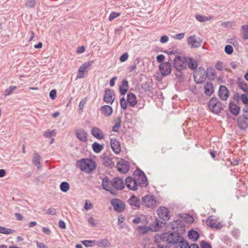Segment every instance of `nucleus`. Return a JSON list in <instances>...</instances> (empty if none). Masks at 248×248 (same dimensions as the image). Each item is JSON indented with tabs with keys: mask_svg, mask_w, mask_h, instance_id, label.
Listing matches in <instances>:
<instances>
[{
	"mask_svg": "<svg viewBox=\"0 0 248 248\" xmlns=\"http://www.w3.org/2000/svg\"><path fill=\"white\" fill-rule=\"evenodd\" d=\"M142 204L149 208H154L156 206V201L154 196L146 195L142 198Z\"/></svg>",
	"mask_w": 248,
	"mask_h": 248,
	"instance_id": "nucleus-7",
	"label": "nucleus"
},
{
	"mask_svg": "<svg viewBox=\"0 0 248 248\" xmlns=\"http://www.w3.org/2000/svg\"><path fill=\"white\" fill-rule=\"evenodd\" d=\"M110 141V146L113 151L116 154H119L121 151L120 141L116 138H111Z\"/></svg>",
	"mask_w": 248,
	"mask_h": 248,
	"instance_id": "nucleus-18",
	"label": "nucleus"
},
{
	"mask_svg": "<svg viewBox=\"0 0 248 248\" xmlns=\"http://www.w3.org/2000/svg\"><path fill=\"white\" fill-rule=\"evenodd\" d=\"M70 188L69 184L66 182H62L60 185V189L63 192H66Z\"/></svg>",
	"mask_w": 248,
	"mask_h": 248,
	"instance_id": "nucleus-39",
	"label": "nucleus"
},
{
	"mask_svg": "<svg viewBox=\"0 0 248 248\" xmlns=\"http://www.w3.org/2000/svg\"><path fill=\"white\" fill-rule=\"evenodd\" d=\"M137 173L139 177L137 179L138 182V186H139L141 187L146 186L147 184V179L145 173L140 169H137L134 172Z\"/></svg>",
	"mask_w": 248,
	"mask_h": 248,
	"instance_id": "nucleus-8",
	"label": "nucleus"
},
{
	"mask_svg": "<svg viewBox=\"0 0 248 248\" xmlns=\"http://www.w3.org/2000/svg\"><path fill=\"white\" fill-rule=\"evenodd\" d=\"M128 202L130 205L136 208H139L141 203L140 199L135 195H132Z\"/></svg>",
	"mask_w": 248,
	"mask_h": 248,
	"instance_id": "nucleus-25",
	"label": "nucleus"
},
{
	"mask_svg": "<svg viewBox=\"0 0 248 248\" xmlns=\"http://www.w3.org/2000/svg\"><path fill=\"white\" fill-rule=\"evenodd\" d=\"M242 29L243 30V38L244 39H248V25L243 26Z\"/></svg>",
	"mask_w": 248,
	"mask_h": 248,
	"instance_id": "nucleus-48",
	"label": "nucleus"
},
{
	"mask_svg": "<svg viewBox=\"0 0 248 248\" xmlns=\"http://www.w3.org/2000/svg\"><path fill=\"white\" fill-rule=\"evenodd\" d=\"M186 57L176 56L173 60V66L176 70L181 71L186 68Z\"/></svg>",
	"mask_w": 248,
	"mask_h": 248,
	"instance_id": "nucleus-6",
	"label": "nucleus"
},
{
	"mask_svg": "<svg viewBox=\"0 0 248 248\" xmlns=\"http://www.w3.org/2000/svg\"><path fill=\"white\" fill-rule=\"evenodd\" d=\"M173 235L165 234L161 235L160 239L164 242H167L170 245L179 244L180 248H189V243L184 240L183 236L176 235L175 238H172Z\"/></svg>",
	"mask_w": 248,
	"mask_h": 248,
	"instance_id": "nucleus-1",
	"label": "nucleus"
},
{
	"mask_svg": "<svg viewBox=\"0 0 248 248\" xmlns=\"http://www.w3.org/2000/svg\"><path fill=\"white\" fill-rule=\"evenodd\" d=\"M81 243L86 247H92L95 245V240H85L82 241Z\"/></svg>",
	"mask_w": 248,
	"mask_h": 248,
	"instance_id": "nucleus-42",
	"label": "nucleus"
},
{
	"mask_svg": "<svg viewBox=\"0 0 248 248\" xmlns=\"http://www.w3.org/2000/svg\"><path fill=\"white\" fill-rule=\"evenodd\" d=\"M16 89V87L15 86H10L9 88L5 90L4 92L5 95H10Z\"/></svg>",
	"mask_w": 248,
	"mask_h": 248,
	"instance_id": "nucleus-46",
	"label": "nucleus"
},
{
	"mask_svg": "<svg viewBox=\"0 0 248 248\" xmlns=\"http://www.w3.org/2000/svg\"><path fill=\"white\" fill-rule=\"evenodd\" d=\"M104 165L105 166L108 167L109 168H112L114 166V163L112 161V159L108 156H105L103 158Z\"/></svg>",
	"mask_w": 248,
	"mask_h": 248,
	"instance_id": "nucleus-37",
	"label": "nucleus"
},
{
	"mask_svg": "<svg viewBox=\"0 0 248 248\" xmlns=\"http://www.w3.org/2000/svg\"><path fill=\"white\" fill-rule=\"evenodd\" d=\"M171 65L169 62L161 63L159 66V70L161 74L166 76L170 74L171 71Z\"/></svg>",
	"mask_w": 248,
	"mask_h": 248,
	"instance_id": "nucleus-10",
	"label": "nucleus"
},
{
	"mask_svg": "<svg viewBox=\"0 0 248 248\" xmlns=\"http://www.w3.org/2000/svg\"><path fill=\"white\" fill-rule=\"evenodd\" d=\"M210 110L215 114H218L222 109V105L218 99L216 97L210 99L208 103Z\"/></svg>",
	"mask_w": 248,
	"mask_h": 248,
	"instance_id": "nucleus-4",
	"label": "nucleus"
},
{
	"mask_svg": "<svg viewBox=\"0 0 248 248\" xmlns=\"http://www.w3.org/2000/svg\"><path fill=\"white\" fill-rule=\"evenodd\" d=\"M93 63V61H90L88 62H85L81 65L78 69V72L83 73L87 68H88Z\"/></svg>",
	"mask_w": 248,
	"mask_h": 248,
	"instance_id": "nucleus-35",
	"label": "nucleus"
},
{
	"mask_svg": "<svg viewBox=\"0 0 248 248\" xmlns=\"http://www.w3.org/2000/svg\"><path fill=\"white\" fill-rule=\"evenodd\" d=\"M95 245L103 248H109L110 246L109 241L106 239H101L99 241L95 240Z\"/></svg>",
	"mask_w": 248,
	"mask_h": 248,
	"instance_id": "nucleus-31",
	"label": "nucleus"
},
{
	"mask_svg": "<svg viewBox=\"0 0 248 248\" xmlns=\"http://www.w3.org/2000/svg\"><path fill=\"white\" fill-rule=\"evenodd\" d=\"M121 126V120L120 118H119V121L116 123L112 127V131L114 132H118V129Z\"/></svg>",
	"mask_w": 248,
	"mask_h": 248,
	"instance_id": "nucleus-53",
	"label": "nucleus"
},
{
	"mask_svg": "<svg viewBox=\"0 0 248 248\" xmlns=\"http://www.w3.org/2000/svg\"><path fill=\"white\" fill-rule=\"evenodd\" d=\"M137 230L140 233L142 234H145L149 231L150 228L145 225L140 226L138 227Z\"/></svg>",
	"mask_w": 248,
	"mask_h": 248,
	"instance_id": "nucleus-38",
	"label": "nucleus"
},
{
	"mask_svg": "<svg viewBox=\"0 0 248 248\" xmlns=\"http://www.w3.org/2000/svg\"><path fill=\"white\" fill-rule=\"evenodd\" d=\"M205 74L209 80H214L216 76L214 69L211 67L207 68Z\"/></svg>",
	"mask_w": 248,
	"mask_h": 248,
	"instance_id": "nucleus-34",
	"label": "nucleus"
},
{
	"mask_svg": "<svg viewBox=\"0 0 248 248\" xmlns=\"http://www.w3.org/2000/svg\"><path fill=\"white\" fill-rule=\"evenodd\" d=\"M112 188L117 190H122L125 186V184L122 178L119 177H114L111 180Z\"/></svg>",
	"mask_w": 248,
	"mask_h": 248,
	"instance_id": "nucleus-9",
	"label": "nucleus"
},
{
	"mask_svg": "<svg viewBox=\"0 0 248 248\" xmlns=\"http://www.w3.org/2000/svg\"><path fill=\"white\" fill-rule=\"evenodd\" d=\"M186 65H187L190 69L194 70L196 69L198 64L196 61L191 57H186Z\"/></svg>",
	"mask_w": 248,
	"mask_h": 248,
	"instance_id": "nucleus-30",
	"label": "nucleus"
},
{
	"mask_svg": "<svg viewBox=\"0 0 248 248\" xmlns=\"http://www.w3.org/2000/svg\"><path fill=\"white\" fill-rule=\"evenodd\" d=\"M120 15L121 14H120V13H117V12H112L110 14V15L109 16V17H108V20L109 21H112V20H113L115 18H116L118 16H120Z\"/></svg>",
	"mask_w": 248,
	"mask_h": 248,
	"instance_id": "nucleus-50",
	"label": "nucleus"
},
{
	"mask_svg": "<svg viewBox=\"0 0 248 248\" xmlns=\"http://www.w3.org/2000/svg\"><path fill=\"white\" fill-rule=\"evenodd\" d=\"M102 186L106 191L109 192L111 194H114V190L111 186V181L107 176H105L102 179Z\"/></svg>",
	"mask_w": 248,
	"mask_h": 248,
	"instance_id": "nucleus-17",
	"label": "nucleus"
},
{
	"mask_svg": "<svg viewBox=\"0 0 248 248\" xmlns=\"http://www.w3.org/2000/svg\"><path fill=\"white\" fill-rule=\"evenodd\" d=\"M214 92L213 84L211 82H207L204 85V93L210 96Z\"/></svg>",
	"mask_w": 248,
	"mask_h": 248,
	"instance_id": "nucleus-22",
	"label": "nucleus"
},
{
	"mask_svg": "<svg viewBox=\"0 0 248 248\" xmlns=\"http://www.w3.org/2000/svg\"><path fill=\"white\" fill-rule=\"evenodd\" d=\"M77 165L80 169L87 173H90L96 167L94 161L91 159H82L77 161Z\"/></svg>",
	"mask_w": 248,
	"mask_h": 248,
	"instance_id": "nucleus-3",
	"label": "nucleus"
},
{
	"mask_svg": "<svg viewBox=\"0 0 248 248\" xmlns=\"http://www.w3.org/2000/svg\"><path fill=\"white\" fill-rule=\"evenodd\" d=\"M185 36V33H181L177 34L173 36V38L178 40H181L184 38Z\"/></svg>",
	"mask_w": 248,
	"mask_h": 248,
	"instance_id": "nucleus-55",
	"label": "nucleus"
},
{
	"mask_svg": "<svg viewBox=\"0 0 248 248\" xmlns=\"http://www.w3.org/2000/svg\"><path fill=\"white\" fill-rule=\"evenodd\" d=\"M14 232L15 231L13 230L0 226V233H1L9 234L12 233Z\"/></svg>",
	"mask_w": 248,
	"mask_h": 248,
	"instance_id": "nucleus-41",
	"label": "nucleus"
},
{
	"mask_svg": "<svg viewBox=\"0 0 248 248\" xmlns=\"http://www.w3.org/2000/svg\"><path fill=\"white\" fill-rule=\"evenodd\" d=\"M88 222L93 226H95L96 223L95 222V219L93 217H90L88 219Z\"/></svg>",
	"mask_w": 248,
	"mask_h": 248,
	"instance_id": "nucleus-63",
	"label": "nucleus"
},
{
	"mask_svg": "<svg viewBox=\"0 0 248 248\" xmlns=\"http://www.w3.org/2000/svg\"><path fill=\"white\" fill-rule=\"evenodd\" d=\"M129 88L128 82L126 79L122 80L121 85L119 87V91L122 95H124Z\"/></svg>",
	"mask_w": 248,
	"mask_h": 248,
	"instance_id": "nucleus-26",
	"label": "nucleus"
},
{
	"mask_svg": "<svg viewBox=\"0 0 248 248\" xmlns=\"http://www.w3.org/2000/svg\"><path fill=\"white\" fill-rule=\"evenodd\" d=\"M42 160L41 156L36 152L33 154L32 157V163L38 169H40L42 166L41 161Z\"/></svg>",
	"mask_w": 248,
	"mask_h": 248,
	"instance_id": "nucleus-21",
	"label": "nucleus"
},
{
	"mask_svg": "<svg viewBox=\"0 0 248 248\" xmlns=\"http://www.w3.org/2000/svg\"><path fill=\"white\" fill-rule=\"evenodd\" d=\"M76 135L77 138L81 141L85 142L87 140V133L83 129L77 130L76 132Z\"/></svg>",
	"mask_w": 248,
	"mask_h": 248,
	"instance_id": "nucleus-23",
	"label": "nucleus"
},
{
	"mask_svg": "<svg viewBox=\"0 0 248 248\" xmlns=\"http://www.w3.org/2000/svg\"><path fill=\"white\" fill-rule=\"evenodd\" d=\"M200 245L201 248H212L211 244L205 240L202 241Z\"/></svg>",
	"mask_w": 248,
	"mask_h": 248,
	"instance_id": "nucleus-45",
	"label": "nucleus"
},
{
	"mask_svg": "<svg viewBox=\"0 0 248 248\" xmlns=\"http://www.w3.org/2000/svg\"><path fill=\"white\" fill-rule=\"evenodd\" d=\"M169 41V37L167 35L162 36L160 39V42L162 43H166Z\"/></svg>",
	"mask_w": 248,
	"mask_h": 248,
	"instance_id": "nucleus-62",
	"label": "nucleus"
},
{
	"mask_svg": "<svg viewBox=\"0 0 248 248\" xmlns=\"http://www.w3.org/2000/svg\"><path fill=\"white\" fill-rule=\"evenodd\" d=\"M36 244H37V246L39 248H48L47 246H46V245H45L44 243H41V242H36Z\"/></svg>",
	"mask_w": 248,
	"mask_h": 248,
	"instance_id": "nucleus-64",
	"label": "nucleus"
},
{
	"mask_svg": "<svg viewBox=\"0 0 248 248\" xmlns=\"http://www.w3.org/2000/svg\"><path fill=\"white\" fill-rule=\"evenodd\" d=\"M240 98L244 104L246 105H248V97L246 94H241Z\"/></svg>",
	"mask_w": 248,
	"mask_h": 248,
	"instance_id": "nucleus-54",
	"label": "nucleus"
},
{
	"mask_svg": "<svg viewBox=\"0 0 248 248\" xmlns=\"http://www.w3.org/2000/svg\"><path fill=\"white\" fill-rule=\"evenodd\" d=\"M218 95L220 99L227 100L229 96V92L227 88L224 85H220L219 88Z\"/></svg>",
	"mask_w": 248,
	"mask_h": 248,
	"instance_id": "nucleus-16",
	"label": "nucleus"
},
{
	"mask_svg": "<svg viewBox=\"0 0 248 248\" xmlns=\"http://www.w3.org/2000/svg\"><path fill=\"white\" fill-rule=\"evenodd\" d=\"M127 101L131 107H134L137 103L136 95L132 93H129L127 94Z\"/></svg>",
	"mask_w": 248,
	"mask_h": 248,
	"instance_id": "nucleus-29",
	"label": "nucleus"
},
{
	"mask_svg": "<svg viewBox=\"0 0 248 248\" xmlns=\"http://www.w3.org/2000/svg\"><path fill=\"white\" fill-rule=\"evenodd\" d=\"M55 134L56 133L54 130H47L45 132L44 135L46 136V138H50L53 136H55Z\"/></svg>",
	"mask_w": 248,
	"mask_h": 248,
	"instance_id": "nucleus-51",
	"label": "nucleus"
},
{
	"mask_svg": "<svg viewBox=\"0 0 248 248\" xmlns=\"http://www.w3.org/2000/svg\"><path fill=\"white\" fill-rule=\"evenodd\" d=\"M57 92L54 89L52 90L49 93V96L51 99H54L56 97Z\"/></svg>",
	"mask_w": 248,
	"mask_h": 248,
	"instance_id": "nucleus-61",
	"label": "nucleus"
},
{
	"mask_svg": "<svg viewBox=\"0 0 248 248\" xmlns=\"http://www.w3.org/2000/svg\"><path fill=\"white\" fill-rule=\"evenodd\" d=\"M111 204L113 206L114 209L117 212H122L125 209V204L123 202L118 199L112 200Z\"/></svg>",
	"mask_w": 248,
	"mask_h": 248,
	"instance_id": "nucleus-12",
	"label": "nucleus"
},
{
	"mask_svg": "<svg viewBox=\"0 0 248 248\" xmlns=\"http://www.w3.org/2000/svg\"><path fill=\"white\" fill-rule=\"evenodd\" d=\"M99 110L101 111V113L106 117L110 116L113 111L112 108L108 105H104L101 107Z\"/></svg>",
	"mask_w": 248,
	"mask_h": 248,
	"instance_id": "nucleus-27",
	"label": "nucleus"
},
{
	"mask_svg": "<svg viewBox=\"0 0 248 248\" xmlns=\"http://www.w3.org/2000/svg\"><path fill=\"white\" fill-rule=\"evenodd\" d=\"M115 99L114 92L109 89H106L103 100L107 103L112 104Z\"/></svg>",
	"mask_w": 248,
	"mask_h": 248,
	"instance_id": "nucleus-15",
	"label": "nucleus"
},
{
	"mask_svg": "<svg viewBox=\"0 0 248 248\" xmlns=\"http://www.w3.org/2000/svg\"><path fill=\"white\" fill-rule=\"evenodd\" d=\"M120 105L123 109L125 110L127 108L126 101L125 100L124 98L123 97L121 98Z\"/></svg>",
	"mask_w": 248,
	"mask_h": 248,
	"instance_id": "nucleus-52",
	"label": "nucleus"
},
{
	"mask_svg": "<svg viewBox=\"0 0 248 248\" xmlns=\"http://www.w3.org/2000/svg\"><path fill=\"white\" fill-rule=\"evenodd\" d=\"M199 236L200 235L199 233L194 230H191L188 232V237L189 239L193 242L196 241L199 238Z\"/></svg>",
	"mask_w": 248,
	"mask_h": 248,
	"instance_id": "nucleus-33",
	"label": "nucleus"
},
{
	"mask_svg": "<svg viewBox=\"0 0 248 248\" xmlns=\"http://www.w3.org/2000/svg\"><path fill=\"white\" fill-rule=\"evenodd\" d=\"M155 226L154 228V231H157L160 228L162 227V224H163V222L158 219H155Z\"/></svg>",
	"mask_w": 248,
	"mask_h": 248,
	"instance_id": "nucleus-44",
	"label": "nucleus"
},
{
	"mask_svg": "<svg viewBox=\"0 0 248 248\" xmlns=\"http://www.w3.org/2000/svg\"><path fill=\"white\" fill-rule=\"evenodd\" d=\"M170 225L173 232L171 233H164L161 235L172 234L173 235V237H171L172 238H175L176 235L182 236V234L185 232V225L183 221L179 220H175L171 222Z\"/></svg>",
	"mask_w": 248,
	"mask_h": 248,
	"instance_id": "nucleus-2",
	"label": "nucleus"
},
{
	"mask_svg": "<svg viewBox=\"0 0 248 248\" xmlns=\"http://www.w3.org/2000/svg\"><path fill=\"white\" fill-rule=\"evenodd\" d=\"M216 68L218 70H222L223 69V63L220 62H217L215 65Z\"/></svg>",
	"mask_w": 248,
	"mask_h": 248,
	"instance_id": "nucleus-59",
	"label": "nucleus"
},
{
	"mask_svg": "<svg viewBox=\"0 0 248 248\" xmlns=\"http://www.w3.org/2000/svg\"><path fill=\"white\" fill-rule=\"evenodd\" d=\"M117 168L119 171L122 173H126L129 170V163L128 161L122 159L117 162Z\"/></svg>",
	"mask_w": 248,
	"mask_h": 248,
	"instance_id": "nucleus-11",
	"label": "nucleus"
},
{
	"mask_svg": "<svg viewBox=\"0 0 248 248\" xmlns=\"http://www.w3.org/2000/svg\"><path fill=\"white\" fill-rule=\"evenodd\" d=\"M237 125L241 130H246L248 128V123L242 117H239L237 120Z\"/></svg>",
	"mask_w": 248,
	"mask_h": 248,
	"instance_id": "nucleus-32",
	"label": "nucleus"
},
{
	"mask_svg": "<svg viewBox=\"0 0 248 248\" xmlns=\"http://www.w3.org/2000/svg\"><path fill=\"white\" fill-rule=\"evenodd\" d=\"M195 17L197 20L201 22L206 21L210 19L206 16L200 15H197L195 16Z\"/></svg>",
	"mask_w": 248,
	"mask_h": 248,
	"instance_id": "nucleus-43",
	"label": "nucleus"
},
{
	"mask_svg": "<svg viewBox=\"0 0 248 248\" xmlns=\"http://www.w3.org/2000/svg\"><path fill=\"white\" fill-rule=\"evenodd\" d=\"M35 4V0H28L26 2V6L29 8H33L34 7Z\"/></svg>",
	"mask_w": 248,
	"mask_h": 248,
	"instance_id": "nucleus-49",
	"label": "nucleus"
},
{
	"mask_svg": "<svg viewBox=\"0 0 248 248\" xmlns=\"http://www.w3.org/2000/svg\"><path fill=\"white\" fill-rule=\"evenodd\" d=\"M46 214L51 215H56V210L54 208H49L46 211Z\"/></svg>",
	"mask_w": 248,
	"mask_h": 248,
	"instance_id": "nucleus-57",
	"label": "nucleus"
},
{
	"mask_svg": "<svg viewBox=\"0 0 248 248\" xmlns=\"http://www.w3.org/2000/svg\"><path fill=\"white\" fill-rule=\"evenodd\" d=\"M125 185L127 187L133 191L138 189V182L136 178L133 179L131 177H128L125 179Z\"/></svg>",
	"mask_w": 248,
	"mask_h": 248,
	"instance_id": "nucleus-14",
	"label": "nucleus"
},
{
	"mask_svg": "<svg viewBox=\"0 0 248 248\" xmlns=\"http://www.w3.org/2000/svg\"><path fill=\"white\" fill-rule=\"evenodd\" d=\"M206 224L208 226L212 228L218 229L222 228V225L220 223L217 222L216 220L211 219L209 217L206 219Z\"/></svg>",
	"mask_w": 248,
	"mask_h": 248,
	"instance_id": "nucleus-24",
	"label": "nucleus"
},
{
	"mask_svg": "<svg viewBox=\"0 0 248 248\" xmlns=\"http://www.w3.org/2000/svg\"><path fill=\"white\" fill-rule=\"evenodd\" d=\"M93 151L96 153H99L103 149V145L95 142L92 144Z\"/></svg>",
	"mask_w": 248,
	"mask_h": 248,
	"instance_id": "nucleus-36",
	"label": "nucleus"
},
{
	"mask_svg": "<svg viewBox=\"0 0 248 248\" xmlns=\"http://www.w3.org/2000/svg\"><path fill=\"white\" fill-rule=\"evenodd\" d=\"M165 59V56L163 54H160L157 56L156 61L158 62L163 63V62Z\"/></svg>",
	"mask_w": 248,
	"mask_h": 248,
	"instance_id": "nucleus-60",
	"label": "nucleus"
},
{
	"mask_svg": "<svg viewBox=\"0 0 248 248\" xmlns=\"http://www.w3.org/2000/svg\"><path fill=\"white\" fill-rule=\"evenodd\" d=\"M225 52L229 55L232 54L233 52V49L231 45H226L224 49Z\"/></svg>",
	"mask_w": 248,
	"mask_h": 248,
	"instance_id": "nucleus-47",
	"label": "nucleus"
},
{
	"mask_svg": "<svg viewBox=\"0 0 248 248\" xmlns=\"http://www.w3.org/2000/svg\"><path fill=\"white\" fill-rule=\"evenodd\" d=\"M86 104V101L84 100H82L79 104V113H81L83 112V108L84 107L85 104Z\"/></svg>",
	"mask_w": 248,
	"mask_h": 248,
	"instance_id": "nucleus-56",
	"label": "nucleus"
},
{
	"mask_svg": "<svg viewBox=\"0 0 248 248\" xmlns=\"http://www.w3.org/2000/svg\"><path fill=\"white\" fill-rule=\"evenodd\" d=\"M229 109L230 112L235 116H237L239 114L240 107H238L232 101L230 102Z\"/></svg>",
	"mask_w": 248,
	"mask_h": 248,
	"instance_id": "nucleus-28",
	"label": "nucleus"
},
{
	"mask_svg": "<svg viewBox=\"0 0 248 248\" xmlns=\"http://www.w3.org/2000/svg\"><path fill=\"white\" fill-rule=\"evenodd\" d=\"M187 44L191 48H197L201 45V42L196 39L195 35L190 36L188 37Z\"/></svg>",
	"mask_w": 248,
	"mask_h": 248,
	"instance_id": "nucleus-19",
	"label": "nucleus"
},
{
	"mask_svg": "<svg viewBox=\"0 0 248 248\" xmlns=\"http://www.w3.org/2000/svg\"><path fill=\"white\" fill-rule=\"evenodd\" d=\"M159 217L164 221L168 220L170 218V215L168 209L164 206L160 207L157 210Z\"/></svg>",
	"mask_w": 248,
	"mask_h": 248,
	"instance_id": "nucleus-13",
	"label": "nucleus"
},
{
	"mask_svg": "<svg viewBox=\"0 0 248 248\" xmlns=\"http://www.w3.org/2000/svg\"><path fill=\"white\" fill-rule=\"evenodd\" d=\"M128 58V55L127 53H124L120 58V61L122 62L126 61Z\"/></svg>",
	"mask_w": 248,
	"mask_h": 248,
	"instance_id": "nucleus-58",
	"label": "nucleus"
},
{
	"mask_svg": "<svg viewBox=\"0 0 248 248\" xmlns=\"http://www.w3.org/2000/svg\"><path fill=\"white\" fill-rule=\"evenodd\" d=\"M206 71L204 68L200 67L194 72L193 77L194 81L197 84H202L206 79Z\"/></svg>",
	"mask_w": 248,
	"mask_h": 248,
	"instance_id": "nucleus-5",
	"label": "nucleus"
},
{
	"mask_svg": "<svg viewBox=\"0 0 248 248\" xmlns=\"http://www.w3.org/2000/svg\"><path fill=\"white\" fill-rule=\"evenodd\" d=\"M238 86L240 89L248 95V84L247 83L243 82H239Z\"/></svg>",
	"mask_w": 248,
	"mask_h": 248,
	"instance_id": "nucleus-40",
	"label": "nucleus"
},
{
	"mask_svg": "<svg viewBox=\"0 0 248 248\" xmlns=\"http://www.w3.org/2000/svg\"><path fill=\"white\" fill-rule=\"evenodd\" d=\"M92 134L98 140H102L104 138V134L103 131L98 127H94L92 128Z\"/></svg>",
	"mask_w": 248,
	"mask_h": 248,
	"instance_id": "nucleus-20",
	"label": "nucleus"
}]
</instances>
